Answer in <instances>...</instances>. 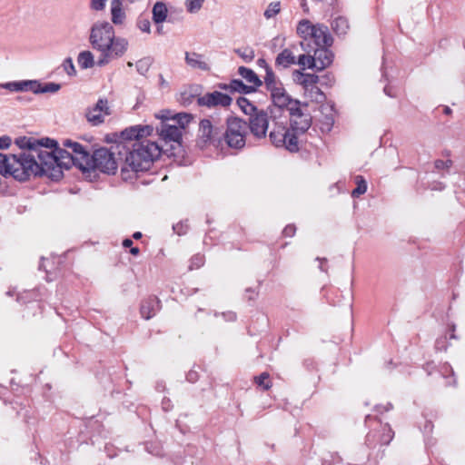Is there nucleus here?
Segmentation results:
<instances>
[{"instance_id": "obj_1", "label": "nucleus", "mask_w": 465, "mask_h": 465, "mask_svg": "<svg viewBox=\"0 0 465 465\" xmlns=\"http://www.w3.org/2000/svg\"><path fill=\"white\" fill-rule=\"evenodd\" d=\"M154 128L150 125H134L124 129L110 149L100 148L93 155L85 150L80 154L81 170L100 171L104 173H114L122 162L123 172L146 171L159 158L162 147L157 142L151 140Z\"/></svg>"}, {"instance_id": "obj_2", "label": "nucleus", "mask_w": 465, "mask_h": 465, "mask_svg": "<svg viewBox=\"0 0 465 465\" xmlns=\"http://www.w3.org/2000/svg\"><path fill=\"white\" fill-rule=\"evenodd\" d=\"M88 41L92 48L100 54L99 66L123 56L129 45L125 38L115 36L113 25L105 21H97L91 26Z\"/></svg>"}, {"instance_id": "obj_3", "label": "nucleus", "mask_w": 465, "mask_h": 465, "mask_svg": "<svg viewBox=\"0 0 465 465\" xmlns=\"http://www.w3.org/2000/svg\"><path fill=\"white\" fill-rule=\"evenodd\" d=\"M0 170L5 171V175L13 176L18 181H25L31 175L44 173L41 145L28 143V147L17 154L0 153Z\"/></svg>"}, {"instance_id": "obj_4", "label": "nucleus", "mask_w": 465, "mask_h": 465, "mask_svg": "<svg viewBox=\"0 0 465 465\" xmlns=\"http://www.w3.org/2000/svg\"><path fill=\"white\" fill-rule=\"evenodd\" d=\"M41 145V163L44 173L54 170L55 167L70 168L72 165L78 166L81 169L82 161L80 154H84L85 149L76 142L65 140L63 143L64 148L56 146L53 140H46Z\"/></svg>"}, {"instance_id": "obj_5", "label": "nucleus", "mask_w": 465, "mask_h": 465, "mask_svg": "<svg viewBox=\"0 0 465 465\" xmlns=\"http://www.w3.org/2000/svg\"><path fill=\"white\" fill-rule=\"evenodd\" d=\"M264 83L266 89L270 92L271 99L273 104L279 108H285L291 112L292 125L295 129L305 132L311 125V119L309 116L299 113L298 102L291 98L285 91L282 82L276 77L274 73L267 68L264 76Z\"/></svg>"}, {"instance_id": "obj_6", "label": "nucleus", "mask_w": 465, "mask_h": 465, "mask_svg": "<svg viewBox=\"0 0 465 465\" xmlns=\"http://www.w3.org/2000/svg\"><path fill=\"white\" fill-rule=\"evenodd\" d=\"M292 128L293 129L290 131L282 122H275L269 134L272 143L277 147L284 146L290 152L298 151V139L293 125ZM296 131L302 133L298 129H296Z\"/></svg>"}, {"instance_id": "obj_7", "label": "nucleus", "mask_w": 465, "mask_h": 465, "mask_svg": "<svg viewBox=\"0 0 465 465\" xmlns=\"http://www.w3.org/2000/svg\"><path fill=\"white\" fill-rule=\"evenodd\" d=\"M292 78L296 84L302 87L304 96L312 102L320 103L324 99V94L317 86L318 75L313 74L302 73L300 70H294Z\"/></svg>"}, {"instance_id": "obj_8", "label": "nucleus", "mask_w": 465, "mask_h": 465, "mask_svg": "<svg viewBox=\"0 0 465 465\" xmlns=\"http://www.w3.org/2000/svg\"><path fill=\"white\" fill-rule=\"evenodd\" d=\"M246 123L238 118L228 120L225 140L230 147L242 148L245 143Z\"/></svg>"}, {"instance_id": "obj_9", "label": "nucleus", "mask_w": 465, "mask_h": 465, "mask_svg": "<svg viewBox=\"0 0 465 465\" xmlns=\"http://www.w3.org/2000/svg\"><path fill=\"white\" fill-rule=\"evenodd\" d=\"M111 113L109 102L106 99H99L94 106L88 109L86 119L93 125H99L104 122L105 117L110 115Z\"/></svg>"}, {"instance_id": "obj_10", "label": "nucleus", "mask_w": 465, "mask_h": 465, "mask_svg": "<svg viewBox=\"0 0 465 465\" xmlns=\"http://www.w3.org/2000/svg\"><path fill=\"white\" fill-rule=\"evenodd\" d=\"M218 134L217 129L213 128L211 122L207 119L202 120L199 128L198 145L201 148L206 147L208 144H214L216 136Z\"/></svg>"}, {"instance_id": "obj_11", "label": "nucleus", "mask_w": 465, "mask_h": 465, "mask_svg": "<svg viewBox=\"0 0 465 465\" xmlns=\"http://www.w3.org/2000/svg\"><path fill=\"white\" fill-rule=\"evenodd\" d=\"M232 98L225 94L220 92L207 93L198 99V104L208 107H227L231 104Z\"/></svg>"}, {"instance_id": "obj_12", "label": "nucleus", "mask_w": 465, "mask_h": 465, "mask_svg": "<svg viewBox=\"0 0 465 465\" xmlns=\"http://www.w3.org/2000/svg\"><path fill=\"white\" fill-rule=\"evenodd\" d=\"M269 123L267 114L261 111L255 113L250 118V129L252 134L257 138L265 137Z\"/></svg>"}, {"instance_id": "obj_13", "label": "nucleus", "mask_w": 465, "mask_h": 465, "mask_svg": "<svg viewBox=\"0 0 465 465\" xmlns=\"http://www.w3.org/2000/svg\"><path fill=\"white\" fill-rule=\"evenodd\" d=\"M332 57L331 52L325 46L315 49L313 54L315 69L321 71L328 67L332 63Z\"/></svg>"}, {"instance_id": "obj_14", "label": "nucleus", "mask_w": 465, "mask_h": 465, "mask_svg": "<svg viewBox=\"0 0 465 465\" xmlns=\"http://www.w3.org/2000/svg\"><path fill=\"white\" fill-rule=\"evenodd\" d=\"M158 134L164 141H172L180 143L182 139V130L175 124L163 123L158 130Z\"/></svg>"}, {"instance_id": "obj_15", "label": "nucleus", "mask_w": 465, "mask_h": 465, "mask_svg": "<svg viewBox=\"0 0 465 465\" xmlns=\"http://www.w3.org/2000/svg\"><path fill=\"white\" fill-rule=\"evenodd\" d=\"M310 39L313 40L318 47L330 45L331 38L327 33V28L322 25H314Z\"/></svg>"}, {"instance_id": "obj_16", "label": "nucleus", "mask_w": 465, "mask_h": 465, "mask_svg": "<svg viewBox=\"0 0 465 465\" xmlns=\"http://www.w3.org/2000/svg\"><path fill=\"white\" fill-rule=\"evenodd\" d=\"M42 84L38 81H22L7 84V87L14 91H31L34 94H41Z\"/></svg>"}, {"instance_id": "obj_17", "label": "nucleus", "mask_w": 465, "mask_h": 465, "mask_svg": "<svg viewBox=\"0 0 465 465\" xmlns=\"http://www.w3.org/2000/svg\"><path fill=\"white\" fill-rule=\"evenodd\" d=\"M112 22L114 25H122L125 19V13L123 9V4L120 0L111 2Z\"/></svg>"}, {"instance_id": "obj_18", "label": "nucleus", "mask_w": 465, "mask_h": 465, "mask_svg": "<svg viewBox=\"0 0 465 465\" xmlns=\"http://www.w3.org/2000/svg\"><path fill=\"white\" fill-rule=\"evenodd\" d=\"M77 64L84 70L93 68L96 64L94 54L89 50L81 51L77 55Z\"/></svg>"}, {"instance_id": "obj_19", "label": "nucleus", "mask_w": 465, "mask_h": 465, "mask_svg": "<svg viewBox=\"0 0 465 465\" xmlns=\"http://www.w3.org/2000/svg\"><path fill=\"white\" fill-rule=\"evenodd\" d=\"M276 64L282 67H288L291 64H296V57L292 50L284 49L278 54L276 58Z\"/></svg>"}, {"instance_id": "obj_20", "label": "nucleus", "mask_w": 465, "mask_h": 465, "mask_svg": "<svg viewBox=\"0 0 465 465\" xmlns=\"http://www.w3.org/2000/svg\"><path fill=\"white\" fill-rule=\"evenodd\" d=\"M185 61H186V64L192 68L201 69V70L208 69L207 64L202 60V56L198 54L186 53Z\"/></svg>"}, {"instance_id": "obj_21", "label": "nucleus", "mask_w": 465, "mask_h": 465, "mask_svg": "<svg viewBox=\"0 0 465 465\" xmlns=\"http://www.w3.org/2000/svg\"><path fill=\"white\" fill-rule=\"evenodd\" d=\"M157 306L158 302L154 298L144 301L141 306L142 316L146 320L152 318L155 313Z\"/></svg>"}, {"instance_id": "obj_22", "label": "nucleus", "mask_w": 465, "mask_h": 465, "mask_svg": "<svg viewBox=\"0 0 465 465\" xmlns=\"http://www.w3.org/2000/svg\"><path fill=\"white\" fill-rule=\"evenodd\" d=\"M167 7L165 4L158 2L153 7V19L156 24L163 23L167 16Z\"/></svg>"}, {"instance_id": "obj_23", "label": "nucleus", "mask_w": 465, "mask_h": 465, "mask_svg": "<svg viewBox=\"0 0 465 465\" xmlns=\"http://www.w3.org/2000/svg\"><path fill=\"white\" fill-rule=\"evenodd\" d=\"M239 74L242 78H244L249 84H251L253 86H259L262 84V82L260 81L256 74L251 69L240 67Z\"/></svg>"}, {"instance_id": "obj_24", "label": "nucleus", "mask_w": 465, "mask_h": 465, "mask_svg": "<svg viewBox=\"0 0 465 465\" xmlns=\"http://www.w3.org/2000/svg\"><path fill=\"white\" fill-rule=\"evenodd\" d=\"M313 26L314 25L310 21L302 20L298 25L297 33L304 38V40L310 39Z\"/></svg>"}, {"instance_id": "obj_25", "label": "nucleus", "mask_w": 465, "mask_h": 465, "mask_svg": "<svg viewBox=\"0 0 465 465\" xmlns=\"http://www.w3.org/2000/svg\"><path fill=\"white\" fill-rule=\"evenodd\" d=\"M296 64H299L302 70L305 68L315 69V61L313 59V55L309 54L299 55Z\"/></svg>"}, {"instance_id": "obj_26", "label": "nucleus", "mask_w": 465, "mask_h": 465, "mask_svg": "<svg viewBox=\"0 0 465 465\" xmlns=\"http://www.w3.org/2000/svg\"><path fill=\"white\" fill-rule=\"evenodd\" d=\"M332 28L334 29V31H336L337 34L345 35L349 28L347 19L343 17L336 18L332 23Z\"/></svg>"}, {"instance_id": "obj_27", "label": "nucleus", "mask_w": 465, "mask_h": 465, "mask_svg": "<svg viewBox=\"0 0 465 465\" xmlns=\"http://www.w3.org/2000/svg\"><path fill=\"white\" fill-rule=\"evenodd\" d=\"M193 117L191 114H178L176 115H174L173 117H172V120L173 122H175L179 126V128L182 129H184L188 124L189 123L192 121Z\"/></svg>"}, {"instance_id": "obj_28", "label": "nucleus", "mask_w": 465, "mask_h": 465, "mask_svg": "<svg viewBox=\"0 0 465 465\" xmlns=\"http://www.w3.org/2000/svg\"><path fill=\"white\" fill-rule=\"evenodd\" d=\"M205 0H186L185 8L190 14L198 13L203 5Z\"/></svg>"}, {"instance_id": "obj_29", "label": "nucleus", "mask_w": 465, "mask_h": 465, "mask_svg": "<svg viewBox=\"0 0 465 465\" xmlns=\"http://www.w3.org/2000/svg\"><path fill=\"white\" fill-rule=\"evenodd\" d=\"M280 11H281V3L280 2H272V3L269 4V5L267 6V8L264 12V16L267 19L272 18L276 15H278L280 13Z\"/></svg>"}, {"instance_id": "obj_30", "label": "nucleus", "mask_w": 465, "mask_h": 465, "mask_svg": "<svg viewBox=\"0 0 465 465\" xmlns=\"http://www.w3.org/2000/svg\"><path fill=\"white\" fill-rule=\"evenodd\" d=\"M356 184H357V187L351 193L353 197H358V196L363 194L367 190L366 182L361 176L356 177Z\"/></svg>"}, {"instance_id": "obj_31", "label": "nucleus", "mask_w": 465, "mask_h": 465, "mask_svg": "<svg viewBox=\"0 0 465 465\" xmlns=\"http://www.w3.org/2000/svg\"><path fill=\"white\" fill-rule=\"evenodd\" d=\"M255 382L263 390H268L271 387L269 374L266 372L262 373L259 377L255 378Z\"/></svg>"}, {"instance_id": "obj_32", "label": "nucleus", "mask_w": 465, "mask_h": 465, "mask_svg": "<svg viewBox=\"0 0 465 465\" xmlns=\"http://www.w3.org/2000/svg\"><path fill=\"white\" fill-rule=\"evenodd\" d=\"M236 52L245 62H250L254 58V51L252 48H241Z\"/></svg>"}, {"instance_id": "obj_33", "label": "nucleus", "mask_w": 465, "mask_h": 465, "mask_svg": "<svg viewBox=\"0 0 465 465\" xmlns=\"http://www.w3.org/2000/svg\"><path fill=\"white\" fill-rule=\"evenodd\" d=\"M61 89V84L56 83H44L42 84V92L45 93H56Z\"/></svg>"}, {"instance_id": "obj_34", "label": "nucleus", "mask_w": 465, "mask_h": 465, "mask_svg": "<svg viewBox=\"0 0 465 465\" xmlns=\"http://www.w3.org/2000/svg\"><path fill=\"white\" fill-rule=\"evenodd\" d=\"M64 69L68 75H75L76 70L72 58H66L63 64Z\"/></svg>"}, {"instance_id": "obj_35", "label": "nucleus", "mask_w": 465, "mask_h": 465, "mask_svg": "<svg viewBox=\"0 0 465 465\" xmlns=\"http://www.w3.org/2000/svg\"><path fill=\"white\" fill-rule=\"evenodd\" d=\"M137 26L142 32H144L147 34H149L151 32V24L148 19L140 18L137 21Z\"/></svg>"}, {"instance_id": "obj_36", "label": "nucleus", "mask_w": 465, "mask_h": 465, "mask_svg": "<svg viewBox=\"0 0 465 465\" xmlns=\"http://www.w3.org/2000/svg\"><path fill=\"white\" fill-rule=\"evenodd\" d=\"M108 0H91V8L96 11L103 10Z\"/></svg>"}, {"instance_id": "obj_37", "label": "nucleus", "mask_w": 465, "mask_h": 465, "mask_svg": "<svg viewBox=\"0 0 465 465\" xmlns=\"http://www.w3.org/2000/svg\"><path fill=\"white\" fill-rule=\"evenodd\" d=\"M155 117L158 118V119H161V120H168V119H171L172 120V117L170 115V112H161V113H158L155 114Z\"/></svg>"}, {"instance_id": "obj_38", "label": "nucleus", "mask_w": 465, "mask_h": 465, "mask_svg": "<svg viewBox=\"0 0 465 465\" xmlns=\"http://www.w3.org/2000/svg\"><path fill=\"white\" fill-rule=\"evenodd\" d=\"M10 145V139L8 137L0 138V148L5 149Z\"/></svg>"}, {"instance_id": "obj_39", "label": "nucleus", "mask_w": 465, "mask_h": 465, "mask_svg": "<svg viewBox=\"0 0 465 465\" xmlns=\"http://www.w3.org/2000/svg\"><path fill=\"white\" fill-rule=\"evenodd\" d=\"M242 86V84L238 80H234L231 84V88L233 90H236V91H239Z\"/></svg>"}, {"instance_id": "obj_40", "label": "nucleus", "mask_w": 465, "mask_h": 465, "mask_svg": "<svg viewBox=\"0 0 465 465\" xmlns=\"http://www.w3.org/2000/svg\"><path fill=\"white\" fill-rule=\"evenodd\" d=\"M123 244L124 247H130L133 244V242L130 239H125L124 241Z\"/></svg>"}, {"instance_id": "obj_41", "label": "nucleus", "mask_w": 465, "mask_h": 465, "mask_svg": "<svg viewBox=\"0 0 465 465\" xmlns=\"http://www.w3.org/2000/svg\"><path fill=\"white\" fill-rule=\"evenodd\" d=\"M138 252H139V249L137 247L131 249V253L136 255V254H138Z\"/></svg>"}, {"instance_id": "obj_42", "label": "nucleus", "mask_w": 465, "mask_h": 465, "mask_svg": "<svg viewBox=\"0 0 465 465\" xmlns=\"http://www.w3.org/2000/svg\"><path fill=\"white\" fill-rule=\"evenodd\" d=\"M142 237V233L137 232L135 233H134V239H140Z\"/></svg>"}, {"instance_id": "obj_43", "label": "nucleus", "mask_w": 465, "mask_h": 465, "mask_svg": "<svg viewBox=\"0 0 465 465\" xmlns=\"http://www.w3.org/2000/svg\"><path fill=\"white\" fill-rule=\"evenodd\" d=\"M143 64H144L145 66L147 65L144 62H143V61H139V62H138V64H137V66H143Z\"/></svg>"}, {"instance_id": "obj_44", "label": "nucleus", "mask_w": 465, "mask_h": 465, "mask_svg": "<svg viewBox=\"0 0 465 465\" xmlns=\"http://www.w3.org/2000/svg\"><path fill=\"white\" fill-rule=\"evenodd\" d=\"M0 173L5 175V171L0 170Z\"/></svg>"}, {"instance_id": "obj_45", "label": "nucleus", "mask_w": 465, "mask_h": 465, "mask_svg": "<svg viewBox=\"0 0 465 465\" xmlns=\"http://www.w3.org/2000/svg\"><path fill=\"white\" fill-rule=\"evenodd\" d=\"M157 32H158L159 34L161 33V27H159V28L157 29Z\"/></svg>"}, {"instance_id": "obj_46", "label": "nucleus", "mask_w": 465, "mask_h": 465, "mask_svg": "<svg viewBox=\"0 0 465 465\" xmlns=\"http://www.w3.org/2000/svg\"><path fill=\"white\" fill-rule=\"evenodd\" d=\"M133 64L131 62L128 63V66H132Z\"/></svg>"}]
</instances>
